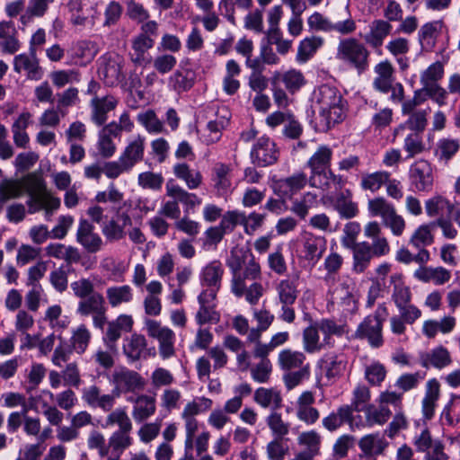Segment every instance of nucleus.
Wrapping results in <instances>:
<instances>
[{
	"label": "nucleus",
	"mask_w": 460,
	"mask_h": 460,
	"mask_svg": "<svg viewBox=\"0 0 460 460\" xmlns=\"http://www.w3.org/2000/svg\"><path fill=\"white\" fill-rule=\"evenodd\" d=\"M392 25L385 20H374L369 24V31L364 36L365 41L372 48H379L391 32Z\"/></svg>",
	"instance_id": "nucleus-35"
},
{
	"label": "nucleus",
	"mask_w": 460,
	"mask_h": 460,
	"mask_svg": "<svg viewBox=\"0 0 460 460\" xmlns=\"http://www.w3.org/2000/svg\"><path fill=\"white\" fill-rule=\"evenodd\" d=\"M132 442L130 433L114 431L108 439L109 460H119Z\"/></svg>",
	"instance_id": "nucleus-39"
},
{
	"label": "nucleus",
	"mask_w": 460,
	"mask_h": 460,
	"mask_svg": "<svg viewBox=\"0 0 460 460\" xmlns=\"http://www.w3.org/2000/svg\"><path fill=\"white\" fill-rule=\"evenodd\" d=\"M116 396L111 394H102V389L95 385L84 387L82 390V400L91 408H99L104 412L111 411L116 403Z\"/></svg>",
	"instance_id": "nucleus-17"
},
{
	"label": "nucleus",
	"mask_w": 460,
	"mask_h": 460,
	"mask_svg": "<svg viewBox=\"0 0 460 460\" xmlns=\"http://www.w3.org/2000/svg\"><path fill=\"white\" fill-rule=\"evenodd\" d=\"M307 183L309 184V177L304 172H297L288 177L275 181L273 191L282 199H291Z\"/></svg>",
	"instance_id": "nucleus-13"
},
{
	"label": "nucleus",
	"mask_w": 460,
	"mask_h": 460,
	"mask_svg": "<svg viewBox=\"0 0 460 460\" xmlns=\"http://www.w3.org/2000/svg\"><path fill=\"white\" fill-rule=\"evenodd\" d=\"M223 273L224 269L220 261H214L210 262L202 270V286L220 288Z\"/></svg>",
	"instance_id": "nucleus-45"
},
{
	"label": "nucleus",
	"mask_w": 460,
	"mask_h": 460,
	"mask_svg": "<svg viewBox=\"0 0 460 460\" xmlns=\"http://www.w3.org/2000/svg\"><path fill=\"white\" fill-rule=\"evenodd\" d=\"M13 70L16 73L25 72L27 78L31 80H40L42 77L43 71L40 66L37 54H19L13 58Z\"/></svg>",
	"instance_id": "nucleus-21"
},
{
	"label": "nucleus",
	"mask_w": 460,
	"mask_h": 460,
	"mask_svg": "<svg viewBox=\"0 0 460 460\" xmlns=\"http://www.w3.org/2000/svg\"><path fill=\"white\" fill-rule=\"evenodd\" d=\"M321 368L328 380L340 376L345 368V363L336 355H326L321 360Z\"/></svg>",
	"instance_id": "nucleus-53"
},
{
	"label": "nucleus",
	"mask_w": 460,
	"mask_h": 460,
	"mask_svg": "<svg viewBox=\"0 0 460 460\" xmlns=\"http://www.w3.org/2000/svg\"><path fill=\"white\" fill-rule=\"evenodd\" d=\"M403 137V149L407 153L406 158H412L425 150L422 135L405 131Z\"/></svg>",
	"instance_id": "nucleus-56"
},
{
	"label": "nucleus",
	"mask_w": 460,
	"mask_h": 460,
	"mask_svg": "<svg viewBox=\"0 0 460 460\" xmlns=\"http://www.w3.org/2000/svg\"><path fill=\"white\" fill-rule=\"evenodd\" d=\"M334 209L341 218L349 219L358 213V205L352 200L351 191L345 190L341 191L332 200Z\"/></svg>",
	"instance_id": "nucleus-32"
},
{
	"label": "nucleus",
	"mask_w": 460,
	"mask_h": 460,
	"mask_svg": "<svg viewBox=\"0 0 460 460\" xmlns=\"http://www.w3.org/2000/svg\"><path fill=\"white\" fill-rule=\"evenodd\" d=\"M145 146L146 137L141 135H137L128 143L119 156L125 163V165H127L126 167L132 169L137 163L143 160Z\"/></svg>",
	"instance_id": "nucleus-26"
},
{
	"label": "nucleus",
	"mask_w": 460,
	"mask_h": 460,
	"mask_svg": "<svg viewBox=\"0 0 460 460\" xmlns=\"http://www.w3.org/2000/svg\"><path fill=\"white\" fill-rule=\"evenodd\" d=\"M106 296L109 304L116 307L123 303H129L133 299V290L130 286H114L106 290Z\"/></svg>",
	"instance_id": "nucleus-50"
},
{
	"label": "nucleus",
	"mask_w": 460,
	"mask_h": 460,
	"mask_svg": "<svg viewBox=\"0 0 460 460\" xmlns=\"http://www.w3.org/2000/svg\"><path fill=\"white\" fill-rule=\"evenodd\" d=\"M367 48L355 38H344L339 41L336 58L362 74L369 67Z\"/></svg>",
	"instance_id": "nucleus-3"
},
{
	"label": "nucleus",
	"mask_w": 460,
	"mask_h": 460,
	"mask_svg": "<svg viewBox=\"0 0 460 460\" xmlns=\"http://www.w3.org/2000/svg\"><path fill=\"white\" fill-rule=\"evenodd\" d=\"M399 314L390 318L391 331L394 334L405 333L406 324H413L421 317V310L411 303L397 307Z\"/></svg>",
	"instance_id": "nucleus-18"
},
{
	"label": "nucleus",
	"mask_w": 460,
	"mask_h": 460,
	"mask_svg": "<svg viewBox=\"0 0 460 460\" xmlns=\"http://www.w3.org/2000/svg\"><path fill=\"white\" fill-rule=\"evenodd\" d=\"M419 362L421 367L427 369L430 367L442 369L452 363V358L448 349L440 345L429 351L420 352Z\"/></svg>",
	"instance_id": "nucleus-20"
},
{
	"label": "nucleus",
	"mask_w": 460,
	"mask_h": 460,
	"mask_svg": "<svg viewBox=\"0 0 460 460\" xmlns=\"http://www.w3.org/2000/svg\"><path fill=\"white\" fill-rule=\"evenodd\" d=\"M174 175L183 181L190 190L198 189L202 183V175L199 171L191 169L185 163H179L173 166Z\"/></svg>",
	"instance_id": "nucleus-41"
},
{
	"label": "nucleus",
	"mask_w": 460,
	"mask_h": 460,
	"mask_svg": "<svg viewBox=\"0 0 460 460\" xmlns=\"http://www.w3.org/2000/svg\"><path fill=\"white\" fill-rule=\"evenodd\" d=\"M254 402L262 408H270L278 411L282 407V396L276 388L259 387L254 392Z\"/></svg>",
	"instance_id": "nucleus-36"
},
{
	"label": "nucleus",
	"mask_w": 460,
	"mask_h": 460,
	"mask_svg": "<svg viewBox=\"0 0 460 460\" xmlns=\"http://www.w3.org/2000/svg\"><path fill=\"white\" fill-rule=\"evenodd\" d=\"M345 15L343 20L333 18L332 20L323 16L318 12H314L307 19V24L310 30L324 32H338L341 35H348L356 31V22L351 18L348 7L344 9Z\"/></svg>",
	"instance_id": "nucleus-6"
},
{
	"label": "nucleus",
	"mask_w": 460,
	"mask_h": 460,
	"mask_svg": "<svg viewBox=\"0 0 460 460\" xmlns=\"http://www.w3.org/2000/svg\"><path fill=\"white\" fill-rule=\"evenodd\" d=\"M24 188L34 200H40L46 192L45 181L41 176L35 173H31L25 177Z\"/></svg>",
	"instance_id": "nucleus-64"
},
{
	"label": "nucleus",
	"mask_w": 460,
	"mask_h": 460,
	"mask_svg": "<svg viewBox=\"0 0 460 460\" xmlns=\"http://www.w3.org/2000/svg\"><path fill=\"white\" fill-rule=\"evenodd\" d=\"M409 181L414 191L430 192L435 181L431 164L424 159L415 161L409 168Z\"/></svg>",
	"instance_id": "nucleus-10"
},
{
	"label": "nucleus",
	"mask_w": 460,
	"mask_h": 460,
	"mask_svg": "<svg viewBox=\"0 0 460 460\" xmlns=\"http://www.w3.org/2000/svg\"><path fill=\"white\" fill-rule=\"evenodd\" d=\"M391 176L390 172L385 171H378L372 173L363 174L361 177L360 186L365 190L372 192L377 191Z\"/></svg>",
	"instance_id": "nucleus-57"
},
{
	"label": "nucleus",
	"mask_w": 460,
	"mask_h": 460,
	"mask_svg": "<svg viewBox=\"0 0 460 460\" xmlns=\"http://www.w3.org/2000/svg\"><path fill=\"white\" fill-rule=\"evenodd\" d=\"M321 37L312 36L300 41L297 49L296 60L300 63L308 61L323 45Z\"/></svg>",
	"instance_id": "nucleus-49"
},
{
	"label": "nucleus",
	"mask_w": 460,
	"mask_h": 460,
	"mask_svg": "<svg viewBox=\"0 0 460 460\" xmlns=\"http://www.w3.org/2000/svg\"><path fill=\"white\" fill-rule=\"evenodd\" d=\"M315 398L311 391L303 392L296 402V416L307 425L314 424L320 418L319 411L313 406Z\"/></svg>",
	"instance_id": "nucleus-19"
},
{
	"label": "nucleus",
	"mask_w": 460,
	"mask_h": 460,
	"mask_svg": "<svg viewBox=\"0 0 460 460\" xmlns=\"http://www.w3.org/2000/svg\"><path fill=\"white\" fill-rule=\"evenodd\" d=\"M21 48L18 31L13 21L0 22V50L4 54L13 55Z\"/></svg>",
	"instance_id": "nucleus-22"
},
{
	"label": "nucleus",
	"mask_w": 460,
	"mask_h": 460,
	"mask_svg": "<svg viewBox=\"0 0 460 460\" xmlns=\"http://www.w3.org/2000/svg\"><path fill=\"white\" fill-rule=\"evenodd\" d=\"M250 156L252 164L264 167L272 165L278 161L279 151L274 141L262 136L253 144Z\"/></svg>",
	"instance_id": "nucleus-12"
},
{
	"label": "nucleus",
	"mask_w": 460,
	"mask_h": 460,
	"mask_svg": "<svg viewBox=\"0 0 460 460\" xmlns=\"http://www.w3.org/2000/svg\"><path fill=\"white\" fill-rule=\"evenodd\" d=\"M166 195L173 199H176L178 204L181 203L184 206L185 213L201 204V199L195 193L188 192L183 188L174 184L172 181L166 183Z\"/></svg>",
	"instance_id": "nucleus-28"
},
{
	"label": "nucleus",
	"mask_w": 460,
	"mask_h": 460,
	"mask_svg": "<svg viewBox=\"0 0 460 460\" xmlns=\"http://www.w3.org/2000/svg\"><path fill=\"white\" fill-rule=\"evenodd\" d=\"M75 240L89 253L98 252L104 244L93 223L84 217L78 221Z\"/></svg>",
	"instance_id": "nucleus-14"
},
{
	"label": "nucleus",
	"mask_w": 460,
	"mask_h": 460,
	"mask_svg": "<svg viewBox=\"0 0 460 460\" xmlns=\"http://www.w3.org/2000/svg\"><path fill=\"white\" fill-rule=\"evenodd\" d=\"M326 250V240L323 236L307 233L303 242V258L315 265Z\"/></svg>",
	"instance_id": "nucleus-25"
},
{
	"label": "nucleus",
	"mask_w": 460,
	"mask_h": 460,
	"mask_svg": "<svg viewBox=\"0 0 460 460\" xmlns=\"http://www.w3.org/2000/svg\"><path fill=\"white\" fill-rule=\"evenodd\" d=\"M330 302L341 307L345 315L353 314L358 311V301L349 287L344 283L340 284L332 291Z\"/></svg>",
	"instance_id": "nucleus-23"
},
{
	"label": "nucleus",
	"mask_w": 460,
	"mask_h": 460,
	"mask_svg": "<svg viewBox=\"0 0 460 460\" xmlns=\"http://www.w3.org/2000/svg\"><path fill=\"white\" fill-rule=\"evenodd\" d=\"M137 121L150 134H160L165 131L163 122L158 119L155 112L148 110L137 115Z\"/></svg>",
	"instance_id": "nucleus-62"
},
{
	"label": "nucleus",
	"mask_w": 460,
	"mask_h": 460,
	"mask_svg": "<svg viewBox=\"0 0 460 460\" xmlns=\"http://www.w3.org/2000/svg\"><path fill=\"white\" fill-rule=\"evenodd\" d=\"M440 396V385L436 378L429 379L426 384L425 395L421 402L422 414L425 419L431 420L435 413L437 402Z\"/></svg>",
	"instance_id": "nucleus-31"
},
{
	"label": "nucleus",
	"mask_w": 460,
	"mask_h": 460,
	"mask_svg": "<svg viewBox=\"0 0 460 460\" xmlns=\"http://www.w3.org/2000/svg\"><path fill=\"white\" fill-rule=\"evenodd\" d=\"M132 225V219L121 207L116 208L115 216L102 224V233L106 242L115 243L125 238L126 227Z\"/></svg>",
	"instance_id": "nucleus-11"
},
{
	"label": "nucleus",
	"mask_w": 460,
	"mask_h": 460,
	"mask_svg": "<svg viewBox=\"0 0 460 460\" xmlns=\"http://www.w3.org/2000/svg\"><path fill=\"white\" fill-rule=\"evenodd\" d=\"M276 291L280 305H294L299 294L297 280L295 279H282L277 284Z\"/></svg>",
	"instance_id": "nucleus-42"
},
{
	"label": "nucleus",
	"mask_w": 460,
	"mask_h": 460,
	"mask_svg": "<svg viewBox=\"0 0 460 460\" xmlns=\"http://www.w3.org/2000/svg\"><path fill=\"white\" fill-rule=\"evenodd\" d=\"M333 150L328 145H319L306 162L310 169L309 185L321 186L319 177H323L325 172L331 168Z\"/></svg>",
	"instance_id": "nucleus-9"
},
{
	"label": "nucleus",
	"mask_w": 460,
	"mask_h": 460,
	"mask_svg": "<svg viewBox=\"0 0 460 460\" xmlns=\"http://www.w3.org/2000/svg\"><path fill=\"white\" fill-rule=\"evenodd\" d=\"M428 113L427 110H420L409 115L407 120L394 129V137L403 136L405 131L422 135L427 126Z\"/></svg>",
	"instance_id": "nucleus-34"
},
{
	"label": "nucleus",
	"mask_w": 460,
	"mask_h": 460,
	"mask_svg": "<svg viewBox=\"0 0 460 460\" xmlns=\"http://www.w3.org/2000/svg\"><path fill=\"white\" fill-rule=\"evenodd\" d=\"M442 28L443 22L440 20L426 22L420 28L418 40L422 51L431 52L434 49Z\"/></svg>",
	"instance_id": "nucleus-24"
},
{
	"label": "nucleus",
	"mask_w": 460,
	"mask_h": 460,
	"mask_svg": "<svg viewBox=\"0 0 460 460\" xmlns=\"http://www.w3.org/2000/svg\"><path fill=\"white\" fill-rule=\"evenodd\" d=\"M390 279L391 282L394 283L392 299L396 307L410 304L411 301V292L409 287L401 282V275L394 274Z\"/></svg>",
	"instance_id": "nucleus-54"
},
{
	"label": "nucleus",
	"mask_w": 460,
	"mask_h": 460,
	"mask_svg": "<svg viewBox=\"0 0 460 460\" xmlns=\"http://www.w3.org/2000/svg\"><path fill=\"white\" fill-rule=\"evenodd\" d=\"M99 72L102 75L105 84L110 86L117 85L124 79L122 65L119 57L105 58Z\"/></svg>",
	"instance_id": "nucleus-30"
},
{
	"label": "nucleus",
	"mask_w": 460,
	"mask_h": 460,
	"mask_svg": "<svg viewBox=\"0 0 460 460\" xmlns=\"http://www.w3.org/2000/svg\"><path fill=\"white\" fill-rule=\"evenodd\" d=\"M456 326V319L453 316H445L440 321L426 320L422 325V333L428 339H434L438 332L447 334Z\"/></svg>",
	"instance_id": "nucleus-40"
},
{
	"label": "nucleus",
	"mask_w": 460,
	"mask_h": 460,
	"mask_svg": "<svg viewBox=\"0 0 460 460\" xmlns=\"http://www.w3.org/2000/svg\"><path fill=\"white\" fill-rule=\"evenodd\" d=\"M111 384L116 398L123 394L141 391L146 386V381L141 375L127 367L115 370L111 375Z\"/></svg>",
	"instance_id": "nucleus-8"
},
{
	"label": "nucleus",
	"mask_w": 460,
	"mask_h": 460,
	"mask_svg": "<svg viewBox=\"0 0 460 460\" xmlns=\"http://www.w3.org/2000/svg\"><path fill=\"white\" fill-rule=\"evenodd\" d=\"M229 173L230 168L225 164H217L213 169L212 181L217 194L220 196L227 193L231 188Z\"/></svg>",
	"instance_id": "nucleus-47"
},
{
	"label": "nucleus",
	"mask_w": 460,
	"mask_h": 460,
	"mask_svg": "<svg viewBox=\"0 0 460 460\" xmlns=\"http://www.w3.org/2000/svg\"><path fill=\"white\" fill-rule=\"evenodd\" d=\"M387 316V310L384 305H378L373 314H369L359 323L355 337L367 340L372 348H379L383 345V323Z\"/></svg>",
	"instance_id": "nucleus-5"
},
{
	"label": "nucleus",
	"mask_w": 460,
	"mask_h": 460,
	"mask_svg": "<svg viewBox=\"0 0 460 460\" xmlns=\"http://www.w3.org/2000/svg\"><path fill=\"white\" fill-rule=\"evenodd\" d=\"M229 123V111L222 108L218 110L217 113V119L208 121L207 128L210 132V135L206 138L207 144H212L219 140L221 137V131Z\"/></svg>",
	"instance_id": "nucleus-46"
},
{
	"label": "nucleus",
	"mask_w": 460,
	"mask_h": 460,
	"mask_svg": "<svg viewBox=\"0 0 460 460\" xmlns=\"http://www.w3.org/2000/svg\"><path fill=\"white\" fill-rule=\"evenodd\" d=\"M363 411H365L366 422L369 427L385 424L392 414L390 409L386 406L367 405Z\"/></svg>",
	"instance_id": "nucleus-55"
},
{
	"label": "nucleus",
	"mask_w": 460,
	"mask_h": 460,
	"mask_svg": "<svg viewBox=\"0 0 460 460\" xmlns=\"http://www.w3.org/2000/svg\"><path fill=\"white\" fill-rule=\"evenodd\" d=\"M353 252V270L358 272H363L369 265L371 259L375 256L370 243L367 242H359L356 245Z\"/></svg>",
	"instance_id": "nucleus-44"
},
{
	"label": "nucleus",
	"mask_w": 460,
	"mask_h": 460,
	"mask_svg": "<svg viewBox=\"0 0 460 460\" xmlns=\"http://www.w3.org/2000/svg\"><path fill=\"white\" fill-rule=\"evenodd\" d=\"M266 423L274 438H285L289 433L290 424L283 420L277 411H271L266 418Z\"/></svg>",
	"instance_id": "nucleus-58"
},
{
	"label": "nucleus",
	"mask_w": 460,
	"mask_h": 460,
	"mask_svg": "<svg viewBox=\"0 0 460 460\" xmlns=\"http://www.w3.org/2000/svg\"><path fill=\"white\" fill-rule=\"evenodd\" d=\"M133 326V319L130 315L120 314L115 320L107 323L102 341L107 348L115 351L117 341L120 339L122 332H130Z\"/></svg>",
	"instance_id": "nucleus-16"
},
{
	"label": "nucleus",
	"mask_w": 460,
	"mask_h": 460,
	"mask_svg": "<svg viewBox=\"0 0 460 460\" xmlns=\"http://www.w3.org/2000/svg\"><path fill=\"white\" fill-rule=\"evenodd\" d=\"M353 415L348 404H342L337 408V411L330 412L322 420L323 427L330 432L338 430L344 423L351 424Z\"/></svg>",
	"instance_id": "nucleus-29"
},
{
	"label": "nucleus",
	"mask_w": 460,
	"mask_h": 460,
	"mask_svg": "<svg viewBox=\"0 0 460 460\" xmlns=\"http://www.w3.org/2000/svg\"><path fill=\"white\" fill-rule=\"evenodd\" d=\"M72 58L91 61L98 54L97 44L91 40H79L72 48Z\"/></svg>",
	"instance_id": "nucleus-60"
},
{
	"label": "nucleus",
	"mask_w": 460,
	"mask_h": 460,
	"mask_svg": "<svg viewBox=\"0 0 460 460\" xmlns=\"http://www.w3.org/2000/svg\"><path fill=\"white\" fill-rule=\"evenodd\" d=\"M134 402L132 416L138 423L154 415L156 411V402L153 396L141 394L136 398Z\"/></svg>",
	"instance_id": "nucleus-37"
},
{
	"label": "nucleus",
	"mask_w": 460,
	"mask_h": 460,
	"mask_svg": "<svg viewBox=\"0 0 460 460\" xmlns=\"http://www.w3.org/2000/svg\"><path fill=\"white\" fill-rule=\"evenodd\" d=\"M147 341L142 334L133 333L130 337L124 340L123 352L131 362L140 358H147L156 355L155 349H147Z\"/></svg>",
	"instance_id": "nucleus-15"
},
{
	"label": "nucleus",
	"mask_w": 460,
	"mask_h": 460,
	"mask_svg": "<svg viewBox=\"0 0 460 460\" xmlns=\"http://www.w3.org/2000/svg\"><path fill=\"white\" fill-rule=\"evenodd\" d=\"M367 209L372 217H381L383 223L395 212L394 205L383 197L369 199Z\"/></svg>",
	"instance_id": "nucleus-52"
},
{
	"label": "nucleus",
	"mask_w": 460,
	"mask_h": 460,
	"mask_svg": "<svg viewBox=\"0 0 460 460\" xmlns=\"http://www.w3.org/2000/svg\"><path fill=\"white\" fill-rule=\"evenodd\" d=\"M104 304L102 295L95 292L79 301L76 312L83 316L93 314L103 309L105 307Z\"/></svg>",
	"instance_id": "nucleus-48"
},
{
	"label": "nucleus",
	"mask_w": 460,
	"mask_h": 460,
	"mask_svg": "<svg viewBox=\"0 0 460 460\" xmlns=\"http://www.w3.org/2000/svg\"><path fill=\"white\" fill-rule=\"evenodd\" d=\"M244 220V212L234 209L225 212L221 217L219 228L225 234H228L235 229L238 225L242 226Z\"/></svg>",
	"instance_id": "nucleus-63"
},
{
	"label": "nucleus",
	"mask_w": 460,
	"mask_h": 460,
	"mask_svg": "<svg viewBox=\"0 0 460 460\" xmlns=\"http://www.w3.org/2000/svg\"><path fill=\"white\" fill-rule=\"evenodd\" d=\"M414 277L422 282H433L435 285H443L450 279L451 273L443 267H420L415 270Z\"/></svg>",
	"instance_id": "nucleus-38"
},
{
	"label": "nucleus",
	"mask_w": 460,
	"mask_h": 460,
	"mask_svg": "<svg viewBox=\"0 0 460 460\" xmlns=\"http://www.w3.org/2000/svg\"><path fill=\"white\" fill-rule=\"evenodd\" d=\"M212 404H213V402L211 399L209 398H207V397H198L196 399H194L193 401L191 402H189L181 416L182 419H195V416L201 413V412H205L207 411H208L209 409H211L212 407Z\"/></svg>",
	"instance_id": "nucleus-61"
},
{
	"label": "nucleus",
	"mask_w": 460,
	"mask_h": 460,
	"mask_svg": "<svg viewBox=\"0 0 460 460\" xmlns=\"http://www.w3.org/2000/svg\"><path fill=\"white\" fill-rule=\"evenodd\" d=\"M313 102L319 111L320 124L329 130L346 118V101L332 85L322 84L313 93Z\"/></svg>",
	"instance_id": "nucleus-1"
},
{
	"label": "nucleus",
	"mask_w": 460,
	"mask_h": 460,
	"mask_svg": "<svg viewBox=\"0 0 460 460\" xmlns=\"http://www.w3.org/2000/svg\"><path fill=\"white\" fill-rule=\"evenodd\" d=\"M460 141L453 138H441L437 144L436 155L439 161L447 163L458 152Z\"/></svg>",
	"instance_id": "nucleus-59"
},
{
	"label": "nucleus",
	"mask_w": 460,
	"mask_h": 460,
	"mask_svg": "<svg viewBox=\"0 0 460 460\" xmlns=\"http://www.w3.org/2000/svg\"><path fill=\"white\" fill-rule=\"evenodd\" d=\"M31 114L29 112L22 113L12 125L13 138L15 146L20 148H26L30 137L26 132L29 126Z\"/></svg>",
	"instance_id": "nucleus-43"
},
{
	"label": "nucleus",
	"mask_w": 460,
	"mask_h": 460,
	"mask_svg": "<svg viewBox=\"0 0 460 460\" xmlns=\"http://www.w3.org/2000/svg\"><path fill=\"white\" fill-rule=\"evenodd\" d=\"M159 25L155 21H148L140 27V32L131 39L130 60L137 66H142L149 59L148 51L155 46L158 36Z\"/></svg>",
	"instance_id": "nucleus-4"
},
{
	"label": "nucleus",
	"mask_w": 460,
	"mask_h": 460,
	"mask_svg": "<svg viewBox=\"0 0 460 460\" xmlns=\"http://www.w3.org/2000/svg\"><path fill=\"white\" fill-rule=\"evenodd\" d=\"M118 104L117 99L112 95L92 99V120L98 126L103 125L107 120V113L113 111Z\"/></svg>",
	"instance_id": "nucleus-27"
},
{
	"label": "nucleus",
	"mask_w": 460,
	"mask_h": 460,
	"mask_svg": "<svg viewBox=\"0 0 460 460\" xmlns=\"http://www.w3.org/2000/svg\"><path fill=\"white\" fill-rule=\"evenodd\" d=\"M277 363L283 372V382L292 390L310 376V364L304 352L284 349L279 352Z\"/></svg>",
	"instance_id": "nucleus-2"
},
{
	"label": "nucleus",
	"mask_w": 460,
	"mask_h": 460,
	"mask_svg": "<svg viewBox=\"0 0 460 460\" xmlns=\"http://www.w3.org/2000/svg\"><path fill=\"white\" fill-rule=\"evenodd\" d=\"M388 447V442L379 433L363 436L358 441V447L364 456L383 455Z\"/></svg>",
	"instance_id": "nucleus-33"
},
{
	"label": "nucleus",
	"mask_w": 460,
	"mask_h": 460,
	"mask_svg": "<svg viewBox=\"0 0 460 460\" xmlns=\"http://www.w3.org/2000/svg\"><path fill=\"white\" fill-rule=\"evenodd\" d=\"M145 328L147 335L158 342V352L163 359H168L175 355L174 332L156 320L147 318L145 320Z\"/></svg>",
	"instance_id": "nucleus-7"
},
{
	"label": "nucleus",
	"mask_w": 460,
	"mask_h": 460,
	"mask_svg": "<svg viewBox=\"0 0 460 460\" xmlns=\"http://www.w3.org/2000/svg\"><path fill=\"white\" fill-rule=\"evenodd\" d=\"M105 422L107 426L117 425L119 429L116 431L118 432L130 433L133 429L131 420L124 408H117L114 411H111L106 417Z\"/></svg>",
	"instance_id": "nucleus-51"
}]
</instances>
